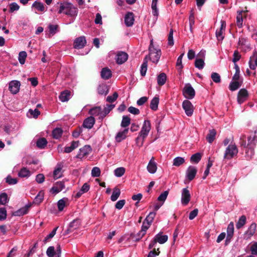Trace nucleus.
Segmentation results:
<instances>
[{
	"mask_svg": "<svg viewBox=\"0 0 257 257\" xmlns=\"http://www.w3.org/2000/svg\"><path fill=\"white\" fill-rule=\"evenodd\" d=\"M80 225V222L79 219H74L71 222L68 229L66 230V233L69 234L74 230L77 229Z\"/></svg>",
	"mask_w": 257,
	"mask_h": 257,
	"instance_id": "obj_19",
	"label": "nucleus"
},
{
	"mask_svg": "<svg viewBox=\"0 0 257 257\" xmlns=\"http://www.w3.org/2000/svg\"><path fill=\"white\" fill-rule=\"evenodd\" d=\"M157 3L152 2L151 8L152 9V14L154 16L158 17L159 15V11L157 9Z\"/></svg>",
	"mask_w": 257,
	"mask_h": 257,
	"instance_id": "obj_63",
	"label": "nucleus"
},
{
	"mask_svg": "<svg viewBox=\"0 0 257 257\" xmlns=\"http://www.w3.org/2000/svg\"><path fill=\"white\" fill-rule=\"evenodd\" d=\"M148 56H146L144 59L143 63L141 65V69H140L141 74L143 76H145L146 74V72L147 70V67H148Z\"/></svg>",
	"mask_w": 257,
	"mask_h": 257,
	"instance_id": "obj_34",
	"label": "nucleus"
},
{
	"mask_svg": "<svg viewBox=\"0 0 257 257\" xmlns=\"http://www.w3.org/2000/svg\"><path fill=\"white\" fill-rule=\"evenodd\" d=\"M242 11L238 12L236 17V24L238 27L240 28L242 26L243 19L242 15Z\"/></svg>",
	"mask_w": 257,
	"mask_h": 257,
	"instance_id": "obj_56",
	"label": "nucleus"
},
{
	"mask_svg": "<svg viewBox=\"0 0 257 257\" xmlns=\"http://www.w3.org/2000/svg\"><path fill=\"white\" fill-rule=\"evenodd\" d=\"M146 233V231L141 228V230L135 236V240L139 241Z\"/></svg>",
	"mask_w": 257,
	"mask_h": 257,
	"instance_id": "obj_64",
	"label": "nucleus"
},
{
	"mask_svg": "<svg viewBox=\"0 0 257 257\" xmlns=\"http://www.w3.org/2000/svg\"><path fill=\"white\" fill-rule=\"evenodd\" d=\"M65 188L64 183L62 181L57 182L50 190V192L56 194L61 191Z\"/></svg>",
	"mask_w": 257,
	"mask_h": 257,
	"instance_id": "obj_17",
	"label": "nucleus"
},
{
	"mask_svg": "<svg viewBox=\"0 0 257 257\" xmlns=\"http://www.w3.org/2000/svg\"><path fill=\"white\" fill-rule=\"evenodd\" d=\"M44 192L43 191H40L35 198V202L37 204L40 203L44 199Z\"/></svg>",
	"mask_w": 257,
	"mask_h": 257,
	"instance_id": "obj_54",
	"label": "nucleus"
},
{
	"mask_svg": "<svg viewBox=\"0 0 257 257\" xmlns=\"http://www.w3.org/2000/svg\"><path fill=\"white\" fill-rule=\"evenodd\" d=\"M63 134V130L61 128L56 127L53 130L52 135L54 139H58L61 137Z\"/></svg>",
	"mask_w": 257,
	"mask_h": 257,
	"instance_id": "obj_45",
	"label": "nucleus"
},
{
	"mask_svg": "<svg viewBox=\"0 0 257 257\" xmlns=\"http://www.w3.org/2000/svg\"><path fill=\"white\" fill-rule=\"evenodd\" d=\"M27 54L25 51H21L19 54V61L20 64H24L25 62Z\"/></svg>",
	"mask_w": 257,
	"mask_h": 257,
	"instance_id": "obj_53",
	"label": "nucleus"
},
{
	"mask_svg": "<svg viewBox=\"0 0 257 257\" xmlns=\"http://www.w3.org/2000/svg\"><path fill=\"white\" fill-rule=\"evenodd\" d=\"M128 129L125 128L122 131L119 132L116 135L115 139L117 142H120L123 140L125 139L126 137V134L128 133Z\"/></svg>",
	"mask_w": 257,
	"mask_h": 257,
	"instance_id": "obj_26",
	"label": "nucleus"
},
{
	"mask_svg": "<svg viewBox=\"0 0 257 257\" xmlns=\"http://www.w3.org/2000/svg\"><path fill=\"white\" fill-rule=\"evenodd\" d=\"M95 120L94 117L90 116L84 119L83 126L85 128L91 129L95 124Z\"/></svg>",
	"mask_w": 257,
	"mask_h": 257,
	"instance_id": "obj_22",
	"label": "nucleus"
},
{
	"mask_svg": "<svg viewBox=\"0 0 257 257\" xmlns=\"http://www.w3.org/2000/svg\"><path fill=\"white\" fill-rule=\"evenodd\" d=\"M112 76L111 70L107 67L102 69L101 71V77L105 80L109 79Z\"/></svg>",
	"mask_w": 257,
	"mask_h": 257,
	"instance_id": "obj_29",
	"label": "nucleus"
},
{
	"mask_svg": "<svg viewBox=\"0 0 257 257\" xmlns=\"http://www.w3.org/2000/svg\"><path fill=\"white\" fill-rule=\"evenodd\" d=\"M205 63L204 59L202 58H197L195 61V67L199 69H202L204 67Z\"/></svg>",
	"mask_w": 257,
	"mask_h": 257,
	"instance_id": "obj_47",
	"label": "nucleus"
},
{
	"mask_svg": "<svg viewBox=\"0 0 257 257\" xmlns=\"http://www.w3.org/2000/svg\"><path fill=\"white\" fill-rule=\"evenodd\" d=\"M245 148L244 157L247 160L252 159L254 154V148L244 147Z\"/></svg>",
	"mask_w": 257,
	"mask_h": 257,
	"instance_id": "obj_28",
	"label": "nucleus"
},
{
	"mask_svg": "<svg viewBox=\"0 0 257 257\" xmlns=\"http://www.w3.org/2000/svg\"><path fill=\"white\" fill-rule=\"evenodd\" d=\"M234 233V224L233 222H231L228 225L227 228V237L226 239V242L232 238Z\"/></svg>",
	"mask_w": 257,
	"mask_h": 257,
	"instance_id": "obj_25",
	"label": "nucleus"
},
{
	"mask_svg": "<svg viewBox=\"0 0 257 257\" xmlns=\"http://www.w3.org/2000/svg\"><path fill=\"white\" fill-rule=\"evenodd\" d=\"M97 91L100 95H106L108 93V87L105 84H100L97 88Z\"/></svg>",
	"mask_w": 257,
	"mask_h": 257,
	"instance_id": "obj_36",
	"label": "nucleus"
},
{
	"mask_svg": "<svg viewBox=\"0 0 257 257\" xmlns=\"http://www.w3.org/2000/svg\"><path fill=\"white\" fill-rule=\"evenodd\" d=\"M249 94L246 89H241L237 93V101L238 104H241L248 99Z\"/></svg>",
	"mask_w": 257,
	"mask_h": 257,
	"instance_id": "obj_8",
	"label": "nucleus"
},
{
	"mask_svg": "<svg viewBox=\"0 0 257 257\" xmlns=\"http://www.w3.org/2000/svg\"><path fill=\"white\" fill-rule=\"evenodd\" d=\"M40 114V111L37 108L33 110L32 109H30L28 112V115L29 114L30 116H33L34 118H37Z\"/></svg>",
	"mask_w": 257,
	"mask_h": 257,
	"instance_id": "obj_57",
	"label": "nucleus"
},
{
	"mask_svg": "<svg viewBox=\"0 0 257 257\" xmlns=\"http://www.w3.org/2000/svg\"><path fill=\"white\" fill-rule=\"evenodd\" d=\"M159 103V97H154L151 101L150 108L153 110H156L158 109Z\"/></svg>",
	"mask_w": 257,
	"mask_h": 257,
	"instance_id": "obj_42",
	"label": "nucleus"
},
{
	"mask_svg": "<svg viewBox=\"0 0 257 257\" xmlns=\"http://www.w3.org/2000/svg\"><path fill=\"white\" fill-rule=\"evenodd\" d=\"M48 32L46 34L48 38H51L59 31L58 25L49 24L48 26Z\"/></svg>",
	"mask_w": 257,
	"mask_h": 257,
	"instance_id": "obj_18",
	"label": "nucleus"
},
{
	"mask_svg": "<svg viewBox=\"0 0 257 257\" xmlns=\"http://www.w3.org/2000/svg\"><path fill=\"white\" fill-rule=\"evenodd\" d=\"M68 201L67 198H63L57 202L58 209L59 211H62L66 206V203Z\"/></svg>",
	"mask_w": 257,
	"mask_h": 257,
	"instance_id": "obj_39",
	"label": "nucleus"
},
{
	"mask_svg": "<svg viewBox=\"0 0 257 257\" xmlns=\"http://www.w3.org/2000/svg\"><path fill=\"white\" fill-rule=\"evenodd\" d=\"M89 113L91 116H98L99 119H103V118H101V115H102V109L100 106H96L90 109L89 111Z\"/></svg>",
	"mask_w": 257,
	"mask_h": 257,
	"instance_id": "obj_23",
	"label": "nucleus"
},
{
	"mask_svg": "<svg viewBox=\"0 0 257 257\" xmlns=\"http://www.w3.org/2000/svg\"><path fill=\"white\" fill-rule=\"evenodd\" d=\"M156 239L157 242L160 244H163L165 243L168 239V235H163V232H160L157 234H156L155 237Z\"/></svg>",
	"mask_w": 257,
	"mask_h": 257,
	"instance_id": "obj_27",
	"label": "nucleus"
},
{
	"mask_svg": "<svg viewBox=\"0 0 257 257\" xmlns=\"http://www.w3.org/2000/svg\"><path fill=\"white\" fill-rule=\"evenodd\" d=\"M242 83V80L233 81L232 80L229 84V89L231 91H235L240 87Z\"/></svg>",
	"mask_w": 257,
	"mask_h": 257,
	"instance_id": "obj_33",
	"label": "nucleus"
},
{
	"mask_svg": "<svg viewBox=\"0 0 257 257\" xmlns=\"http://www.w3.org/2000/svg\"><path fill=\"white\" fill-rule=\"evenodd\" d=\"M221 26L219 29H217L216 31V37L218 41H221L223 40L224 37L223 33L225 32L226 28V22L223 20H221L220 22Z\"/></svg>",
	"mask_w": 257,
	"mask_h": 257,
	"instance_id": "obj_10",
	"label": "nucleus"
},
{
	"mask_svg": "<svg viewBox=\"0 0 257 257\" xmlns=\"http://www.w3.org/2000/svg\"><path fill=\"white\" fill-rule=\"evenodd\" d=\"M30 205H26L24 207H22L15 212L16 216H22L27 214L28 212Z\"/></svg>",
	"mask_w": 257,
	"mask_h": 257,
	"instance_id": "obj_35",
	"label": "nucleus"
},
{
	"mask_svg": "<svg viewBox=\"0 0 257 257\" xmlns=\"http://www.w3.org/2000/svg\"><path fill=\"white\" fill-rule=\"evenodd\" d=\"M21 86L20 82L18 80H12L9 83V89L11 92L16 94L20 90Z\"/></svg>",
	"mask_w": 257,
	"mask_h": 257,
	"instance_id": "obj_13",
	"label": "nucleus"
},
{
	"mask_svg": "<svg viewBox=\"0 0 257 257\" xmlns=\"http://www.w3.org/2000/svg\"><path fill=\"white\" fill-rule=\"evenodd\" d=\"M216 132L214 129L209 130V133L206 136V140L209 143H212L215 139Z\"/></svg>",
	"mask_w": 257,
	"mask_h": 257,
	"instance_id": "obj_37",
	"label": "nucleus"
},
{
	"mask_svg": "<svg viewBox=\"0 0 257 257\" xmlns=\"http://www.w3.org/2000/svg\"><path fill=\"white\" fill-rule=\"evenodd\" d=\"M182 92L184 96L188 99H193L195 95V90L190 83L185 84Z\"/></svg>",
	"mask_w": 257,
	"mask_h": 257,
	"instance_id": "obj_5",
	"label": "nucleus"
},
{
	"mask_svg": "<svg viewBox=\"0 0 257 257\" xmlns=\"http://www.w3.org/2000/svg\"><path fill=\"white\" fill-rule=\"evenodd\" d=\"M58 13L64 14L71 17H74L77 14V9L70 3H63L60 5Z\"/></svg>",
	"mask_w": 257,
	"mask_h": 257,
	"instance_id": "obj_1",
	"label": "nucleus"
},
{
	"mask_svg": "<svg viewBox=\"0 0 257 257\" xmlns=\"http://www.w3.org/2000/svg\"><path fill=\"white\" fill-rule=\"evenodd\" d=\"M31 175V172L26 167H23L18 173V176L21 178H28Z\"/></svg>",
	"mask_w": 257,
	"mask_h": 257,
	"instance_id": "obj_32",
	"label": "nucleus"
},
{
	"mask_svg": "<svg viewBox=\"0 0 257 257\" xmlns=\"http://www.w3.org/2000/svg\"><path fill=\"white\" fill-rule=\"evenodd\" d=\"M151 130V124L150 121L149 120H145L139 134L140 136L143 137V138H146Z\"/></svg>",
	"mask_w": 257,
	"mask_h": 257,
	"instance_id": "obj_6",
	"label": "nucleus"
},
{
	"mask_svg": "<svg viewBox=\"0 0 257 257\" xmlns=\"http://www.w3.org/2000/svg\"><path fill=\"white\" fill-rule=\"evenodd\" d=\"M149 50V56H148V59H150L153 63H157L160 59L161 52L160 49H157L154 48L153 40H151Z\"/></svg>",
	"mask_w": 257,
	"mask_h": 257,
	"instance_id": "obj_3",
	"label": "nucleus"
},
{
	"mask_svg": "<svg viewBox=\"0 0 257 257\" xmlns=\"http://www.w3.org/2000/svg\"><path fill=\"white\" fill-rule=\"evenodd\" d=\"M238 152V149L235 144L231 143L226 148L223 158L224 159L230 160L236 156Z\"/></svg>",
	"mask_w": 257,
	"mask_h": 257,
	"instance_id": "obj_4",
	"label": "nucleus"
},
{
	"mask_svg": "<svg viewBox=\"0 0 257 257\" xmlns=\"http://www.w3.org/2000/svg\"><path fill=\"white\" fill-rule=\"evenodd\" d=\"M190 30L191 32L193 31V26L195 24V18L193 11L191 12L189 18Z\"/></svg>",
	"mask_w": 257,
	"mask_h": 257,
	"instance_id": "obj_58",
	"label": "nucleus"
},
{
	"mask_svg": "<svg viewBox=\"0 0 257 257\" xmlns=\"http://www.w3.org/2000/svg\"><path fill=\"white\" fill-rule=\"evenodd\" d=\"M246 218L245 215H242L239 217L238 220L236 224V227L237 229H240L242 228L246 223Z\"/></svg>",
	"mask_w": 257,
	"mask_h": 257,
	"instance_id": "obj_41",
	"label": "nucleus"
},
{
	"mask_svg": "<svg viewBox=\"0 0 257 257\" xmlns=\"http://www.w3.org/2000/svg\"><path fill=\"white\" fill-rule=\"evenodd\" d=\"M256 230V224L254 222L252 223L248 227L246 231L244 233V238L246 239H250L255 233Z\"/></svg>",
	"mask_w": 257,
	"mask_h": 257,
	"instance_id": "obj_11",
	"label": "nucleus"
},
{
	"mask_svg": "<svg viewBox=\"0 0 257 257\" xmlns=\"http://www.w3.org/2000/svg\"><path fill=\"white\" fill-rule=\"evenodd\" d=\"M197 169L195 167L190 166L186 170V177L190 181L195 178L197 173Z\"/></svg>",
	"mask_w": 257,
	"mask_h": 257,
	"instance_id": "obj_15",
	"label": "nucleus"
},
{
	"mask_svg": "<svg viewBox=\"0 0 257 257\" xmlns=\"http://www.w3.org/2000/svg\"><path fill=\"white\" fill-rule=\"evenodd\" d=\"M234 68L235 70V73L233 76L232 80L233 81H240L242 80L240 78V69L237 64L234 65Z\"/></svg>",
	"mask_w": 257,
	"mask_h": 257,
	"instance_id": "obj_46",
	"label": "nucleus"
},
{
	"mask_svg": "<svg viewBox=\"0 0 257 257\" xmlns=\"http://www.w3.org/2000/svg\"><path fill=\"white\" fill-rule=\"evenodd\" d=\"M148 171L151 174H154L156 172L157 170V163L155 162V158L152 157L150 160L147 167Z\"/></svg>",
	"mask_w": 257,
	"mask_h": 257,
	"instance_id": "obj_21",
	"label": "nucleus"
},
{
	"mask_svg": "<svg viewBox=\"0 0 257 257\" xmlns=\"http://www.w3.org/2000/svg\"><path fill=\"white\" fill-rule=\"evenodd\" d=\"M86 44V40L84 36H81L75 39L73 43V47L75 49H82Z\"/></svg>",
	"mask_w": 257,
	"mask_h": 257,
	"instance_id": "obj_14",
	"label": "nucleus"
},
{
	"mask_svg": "<svg viewBox=\"0 0 257 257\" xmlns=\"http://www.w3.org/2000/svg\"><path fill=\"white\" fill-rule=\"evenodd\" d=\"M101 171L98 167H93L91 170V176L93 177H97L100 176Z\"/></svg>",
	"mask_w": 257,
	"mask_h": 257,
	"instance_id": "obj_61",
	"label": "nucleus"
},
{
	"mask_svg": "<svg viewBox=\"0 0 257 257\" xmlns=\"http://www.w3.org/2000/svg\"><path fill=\"white\" fill-rule=\"evenodd\" d=\"M32 7L35 8L39 12H44L45 10V8L44 5L40 2L35 1L32 5Z\"/></svg>",
	"mask_w": 257,
	"mask_h": 257,
	"instance_id": "obj_40",
	"label": "nucleus"
},
{
	"mask_svg": "<svg viewBox=\"0 0 257 257\" xmlns=\"http://www.w3.org/2000/svg\"><path fill=\"white\" fill-rule=\"evenodd\" d=\"M71 92L69 90H65L61 92L59 98L62 102H66L70 98Z\"/></svg>",
	"mask_w": 257,
	"mask_h": 257,
	"instance_id": "obj_30",
	"label": "nucleus"
},
{
	"mask_svg": "<svg viewBox=\"0 0 257 257\" xmlns=\"http://www.w3.org/2000/svg\"><path fill=\"white\" fill-rule=\"evenodd\" d=\"M201 159V154L199 153H197L193 155L190 158V161L192 163H198Z\"/></svg>",
	"mask_w": 257,
	"mask_h": 257,
	"instance_id": "obj_50",
	"label": "nucleus"
},
{
	"mask_svg": "<svg viewBox=\"0 0 257 257\" xmlns=\"http://www.w3.org/2000/svg\"><path fill=\"white\" fill-rule=\"evenodd\" d=\"M62 166L60 164H58L53 171V178L55 179H57L62 177Z\"/></svg>",
	"mask_w": 257,
	"mask_h": 257,
	"instance_id": "obj_31",
	"label": "nucleus"
},
{
	"mask_svg": "<svg viewBox=\"0 0 257 257\" xmlns=\"http://www.w3.org/2000/svg\"><path fill=\"white\" fill-rule=\"evenodd\" d=\"M185 162V159L183 157H177L174 159L173 165L175 166H180Z\"/></svg>",
	"mask_w": 257,
	"mask_h": 257,
	"instance_id": "obj_49",
	"label": "nucleus"
},
{
	"mask_svg": "<svg viewBox=\"0 0 257 257\" xmlns=\"http://www.w3.org/2000/svg\"><path fill=\"white\" fill-rule=\"evenodd\" d=\"M169 194V191H165L163 193H162L158 197V200L160 202H162V203L163 204Z\"/></svg>",
	"mask_w": 257,
	"mask_h": 257,
	"instance_id": "obj_55",
	"label": "nucleus"
},
{
	"mask_svg": "<svg viewBox=\"0 0 257 257\" xmlns=\"http://www.w3.org/2000/svg\"><path fill=\"white\" fill-rule=\"evenodd\" d=\"M167 76L165 73H161L157 77V82L160 86L163 85L166 81Z\"/></svg>",
	"mask_w": 257,
	"mask_h": 257,
	"instance_id": "obj_44",
	"label": "nucleus"
},
{
	"mask_svg": "<svg viewBox=\"0 0 257 257\" xmlns=\"http://www.w3.org/2000/svg\"><path fill=\"white\" fill-rule=\"evenodd\" d=\"M257 143V136L256 135V132L255 131L253 134H250L247 137V143L246 144L245 140V136L242 135L240 137V144L242 147H248L255 148Z\"/></svg>",
	"mask_w": 257,
	"mask_h": 257,
	"instance_id": "obj_2",
	"label": "nucleus"
},
{
	"mask_svg": "<svg viewBox=\"0 0 257 257\" xmlns=\"http://www.w3.org/2000/svg\"><path fill=\"white\" fill-rule=\"evenodd\" d=\"M191 195L187 188H183L181 193V203L183 205H187L190 200Z\"/></svg>",
	"mask_w": 257,
	"mask_h": 257,
	"instance_id": "obj_12",
	"label": "nucleus"
},
{
	"mask_svg": "<svg viewBox=\"0 0 257 257\" xmlns=\"http://www.w3.org/2000/svg\"><path fill=\"white\" fill-rule=\"evenodd\" d=\"M80 145L79 141H72L70 146H67L64 149V152L66 153H69L72 152L74 150L77 148Z\"/></svg>",
	"mask_w": 257,
	"mask_h": 257,
	"instance_id": "obj_24",
	"label": "nucleus"
},
{
	"mask_svg": "<svg viewBox=\"0 0 257 257\" xmlns=\"http://www.w3.org/2000/svg\"><path fill=\"white\" fill-rule=\"evenodd\" d=\"M91 148L89 145H85L79 149L76 158L82 159L87 157L91 152Z\"/></svg>",
	"mask_w": 257,
	"mask_h": 257,
	"instance_id": "obj_9",
	"label": "nucleus"
},
{
	"mask_svg": "<svg viewBox=\"0 0 257 257\" xmlns=\"http://www.w3.org/2000/svg\"><path fill=\"white\" fill-rule=\"evenodd\" d=\"M131 123V118L126 115H123L122 116L121 126L123 127H126L128 126Z\"/></svg>",
	"mask_w": 257,
	"mask_h": 257,
	"instance_id": "obj_48",
	"label": "nucleus"
},
{
	"mask_svg": "<svg viewBox=\"0 0 257 257\" xmlns=\"http://www.w3.org/2000/svg\"><path fill=\"white\" fill-rule=\"evenodd\" d=\"M257 54V52L255 50L254 51L253 53V55L250 57V60L249 61V68L252 70H254L256 68V66L255 64L253 63L254 61V55H256Z\"/></svg>",
	"mask_w": 257,
	"mask_h": 257,
	"instance_id": "obj_59",
	"label": "nucleus"
},
{
	"mask_svg": "<svg viewBox=\"0 0 257 257\" xmlns=\"http://www.w3.org/2000/svg\"><path fill=\"white\" fill-rule=\"evenodd\" d=\"M47 141L44 138L39 139L37 142V146L40 149H43L46 146Z\"/></svg>",
	"mask_w": 257,
	"mask_h": 257,
	"instance_id": "obj_52",
	"label": "nucleus"
},
{
	"mask_svg": "<svg viewBox=\"0 0 257 257\" xmlns=\"http://www.w3.org/2000/svg\"><path fill=\"white\" fill-rule=\"evenodd\" d=\"M241 58V55L237 50L234 51L233 55L232 62L234 63V65L236 64V62L238 61Z\"/></svg>",
	"mask_w": 257,
	"mask_h": 257,
	"instance_id": "obj_60",
	"label": "nucleus"
},
{
	"mask_svg": "<svg viewBox=\"0 0 257 257\" xmlns=\"http://www.w3.org/2000/svg\"><path fill=\"white\" fill-rule=\"evenodd\" d=\"M125 171V169L123 167H119L116 168L114 171V175L117 177H120L122 176Z\"/></svg>",
	"mask_w": 257,
	"mask_h": 257,
	"instance_id": "obj_51",
	"label": "nucleus"
},
{
	"mask_svg": "<svg viewBox=\"0 0 257 257\" xmlns=\"http://www.w3.org/2000/svg\"><path fill=\"white\" fill-rule=\"evenodd\" d=\"M46 254L49 257H54L56 255L54 247L49 246L47 249Z\"/></svg>",
	"mask_w": 257,
	"mask_h": 257,
	"instance_id": "obj_62",
	"label": "nucleus"
},
{
	"mask_svg": "<svg viewBox=\"0 0 257 257\" xmlns=\"http://www.w3.org/2000/svg\"><path fill=\"white\" fill-rule=\"evenodd\" d=\"M120 195V190L117 187H115L113 189L112 195L110 197L111 200L112 201H116Z\"/></svg>",
	"mask_w": 257,
	"mask_h": 257,
	"instance_id": "obj_43",
	"label": "nucleus"
},
{
	"mask_svg": "<svg viewBox=\"0 0 257 257\" xmlns=\"http://www.w3.org/2000/svg\"><path fill=\"white\" fill-rule=\"evenodd\" d=\"M114 106L115 105L114 104H107L104 108L103 110H102V115H101V118H104L105 116L114 107Z\"/></svg>",
	"mask_w": 257,
	"mask_h": 257,
	"instance_id": "obj_38",
	"label": "nucleus"
},
{
	"mask_svg": "<svg viewBox=\"0 0 257 257\" xmlns=\"http://www.w3.org/2000/svg\"><path fill=\"white\" fill-rule=\"evenodd\" d=\"M134 15L132 12H127L124 16V23L127 27H131L134 23Z\"/></svg>",
	"mask_w": 257,
	"mask_h": 257,
	"instance_id": "obj_20",
	"label": "nucleus"
},
{
	"mask_svg": "<svg viewBox=\"0 0 257 257\" xmlns=\"http://www.w3.org/2000/svg\"><path fill=\"white\" fill-rule=\"evenodd\" d=\"M128 59V55L126 53L122 51L118 52L116 55V62L118 64L124 63Z\"/></svg>",
	"mask_w": 257,
	"mask_h": 257,
	"instance_id": "obj_16",
	"label": "nucleus"
},
{
	"mask_svg": "<svg viewBox=\"0 0 257 257\" xmlns=\"http://www.w3.org/2000/svg\"><path fill=\"white\" fill-rule=\"evenodd\" d=\"M182 107L188 116H191L194 112V106L188 100H185L182 103Z\"/></svg>",
	"mask_w": 257,
	"mask_h": 257,
	"instance_id": "obj_7",
	"label": "nucleus"
}]
</instances>
